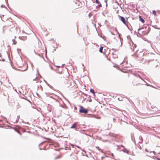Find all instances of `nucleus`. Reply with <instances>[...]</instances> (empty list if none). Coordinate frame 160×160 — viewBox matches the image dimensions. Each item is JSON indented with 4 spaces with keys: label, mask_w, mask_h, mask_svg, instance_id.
<instances>
[{
    "label": "nucleus",
    "mask_w": 160,
    "mask_h": 160,
    "mask_svg": "<svg viewBox=\"0 0 160 160\" xmlns=\"http://www.w3.org/2000/svg\"><path fill=\"white\" fill-rule=\"evenodd\" d=\"M80 108L79 109V112L80 113H82L84 114L87 113L88 112V109L87 108H85L82 106H79Z\"/></svg>",
    "instance_id": "f257e3e1"
},
{
    "label": "nucleus",
    "mask_w": 160,
    "mask_h": 160,
    "mask_svg": "<svg viewBox=\"0 0 160 160\" xmlns=\"http://www.w3.org/2000/svg\"><path fill=\"white\" fill-rule=\"evenodd\" d=\"M144 27L145 28V33H144V34L147 35L149 33L150 31V27L149 26L147 25L146 26H144Z\"/></svg>",
    "instance_id": "f03ea898"
},
{
    "label": "nucleus",
    "mask_w": 160,
    "mask_h": 160,
    "mask_svg": "<svg viewBox=\"0 0 160 160\" xmlns=\"http://www.w3.org/2000/svg\"><path fill=\"white\" fill-rule=\"evenodd\" d=\"M119 19L124 24H125L126 22H128V20H126L125 18L123 16H120Z\"/></svg>",
    "instance_id": "7ed1b4c3"
},
{
    "label": "nucleus",
    "mask_w": 160,
    "mask_h": 160,
    "mask_svg": "<svg viewBox=\"0 0 160 160\" xmlns=\"http://www.w3.org/2000/svg\"><path fill=\"white\" fill-rule=\"evenodd\" d=\"M144 81V83H142V84H145V83H146V85H147L148 86H151V87H152L153 88H155L152 85H150L149 84L147 83H146V82L145 81ZM140 84H141V83H137V84H136L135 86H138V85H140Z\"/></svg>",
    "instance_id": "20e7f679"
},
{
    "label": "nucleus",
    "mask_w": 160,
    "mask_h": 160,
    "mask_svg": "<svg viewBox=\"0 0 160 160\" xmlns=\"http://www.w3.org/2000/svg\"><path fill=\"white\" fill-rule=\"evenodd\" d=\"M148 128L150 129L153 130L154 131L156 132V130L158 129L156 127H148Z\"/></svg>",
    "instance_id": "39448f33"
},
{
    "label": "nucleus",
    "mask_w": 160,
    "mask_h": 160,
    "mask_svg": "<svg viewBox=\"0 0 160 160\" xmlns=\"http://www.w3.org/2000/svg\"><path fill=\"white\" fill-rule=\"evenodd\" d=\"M132 46L131 48L132 49L133 51L134 52L135 51V49L137 47V45L136 44H134L133 42H132Z\"/></svg>",
    "instance_id": "423d86ee"
},
{
    "label": "nucleus",
    "mask_w": 160,
    "mask_h": 160,
    "mask_svg": "<svg viewBox=\"0 0 160 160\" xmlns=\"http://www.w3.org/2000/svg\"><path fill=\"white\" fill-rule=\"evenodd\" d=\"M139 21H141L142 23H143L145 22L144 19L142 18L141 16L139 15Z\"/></svg>",
    "instance_id": "0eeeda50"
},
{
    "label": "nucleus",
    "mask_w": 160,
    "mask_h": 160,
    "mask_svg": "<svg viewBox=\"0 0 160 160\" xmlns=\"http://www.w3.org/2000/svg\"><path fill=\"white\" fill-rule=\"evenodd\" d=\"M121 151H123V152L126 153L128 154H129V151L127 149V148H125L124 147L123 149H122Z\"/></svg>",
    "instance_id": "6e6552de"
},
{
    "label": "nucleus",
    "mask_w": 160,
    "mask_h": 160,
    "mask_svg": "<svg viewBox=\"0 0 160 160\" xmlns=\"http://www.w3.org/2000/svg\"><path fill=\"white\" fill-rule=\"evenodd\" d=\"M18 38L21 40L24 41V40H26L27 39V37H24V36H22V37L19 36L18 37Z\"/></svg>",
    "instance_id": "1a4fd4ad"
},
{
    "label": "nucleus",
    "mask_w": 160,
    "mask_h": 160,
    "mask_svg": "<svg viewBox=\"0 0 160 160\" xmlns=\"http://www.w3.org/2000/svg\"><path fill=\"white\" fill-rule=\"evenodd\" d=\"M133 75H134L136 77H138V78H140L142 80H143V79L137 73H134L133 74Z\"/></svg>",
    "instance_id": "9d476101"
},
{
    "label": "nucleus",
    "mask_w": 160,
    "mask_h": 160,
    "mask_svg": "<svg viewBox=\"0 0 160 160\" xmlns=\"http://www.w3.org/2000/svg\"><path fill=\"white\" fill-rule=\"evenodd\" d=\"M90 91L92 93L94 96H95V92L93 89L91 88L90 90Z\"/></svg>",
    "instance_id": "9b49d317"
},
{
    "label": "nucleus",
    "mask_w": 160,
    "mask_h": 160,
    "mask_svg": "<svg viewBox=\"0 0 160 160\" xmlns=\"http://www.w3.org/2000/svg\"><path fill=\"white\" fill-rule=\"evenodd\" d=\"M98 4L95 7L96 9H99V8L101 7L102 6V4L101 3Z\"/></svg>",
    "instance_id": "f8f14e48"
},
{
    "label": "nucleus",
    "mask_w": 160,
    "mask_h": 160,
    "mask_svg": "<svg viewBox=\"0 0 160 160\" xmlns=\"http://www.w3.org/2000/svg\"><path fill=\"white\" fill-rule=\"evenodd\" d=\"M44 81L46 82V83L48 86H49L52 89L53 87L52 86L50 85L45 80H44Z\"/></svg>",
    "instance_id": "ddd939ff"
},
{
    "label": "nucleus",
    "mask_w": 160,
    "mask_h": 160,
    "mask_svg": "<svg viewBox=\"0 0 160 160\" xmlns=\"http://www.w3.org/2000/svg\"><path fill=\"white\" fill-rule=\"evenodd\" d=\"M102 50H103V48L102 47H101L99 48V52L100 53H102L103 52Z\"/></svg>",
    "instance_id": "4468645a"
},
{
    "label": "nucleus",
    "mask_w": 160,
    "mask_h": 160,
    "mask_svg": "<svg viewBox=\"0 0 160 160\" xmlns=\"http://www.w3.org/2000/svg\"><path fill=\"white\" fill-rule=\"evenodd\" d=\"M131 56H135L137 58L138 57V55L136 54L135 53H134Z\"/></svg>",
    "instance_id": "2eb2a0df"
},
{
    "label": "nucleus",
    "mask_w": 160,
    "mask_h": 160,
    "mask_svg": "<svg viewBox=\"0 0 160 160\" xmlns=\"http://www.w3.org/2000/svg\"><path fill=\"white\" fill-rule=\"evenodd\" d=\"M152 13L155 16H157V12L156 11L154 10L152 11Z\"/></svg>",
    "instance_id": "dca6fc26"
},
{
    "label": "nucleus",
    "mask_w": 160,
    "mask_h": 160,
    "mask_svg": "<svg viewBox=\"0 0 160 160\" xmlns=\"http://www.w3.org/2000/svg\"><path fill=\"white\" fill-rule=\"evenodd\" d=\"M28 66L27 65L26 68L24 70H21V69H18V70L19 71H25L26 70L28 69Z\"/></svg>",
    "instance_id": "f3484780"
},
{
    "label": "nucleus",
    "mask_w": 160,
    "mask_h": 160,
    "mask_svg": "<svg viewBox=\"0 0 160 160\" xmlns=\"http://www.w3.org/2000/svg\"><path fill=\"white\" fill-rule=\"evenodd\" d=\"M153 159H157V160H160V158H157V157H156L155 156H153Z\"/></svg>",
    "instance_id": "a211bd4d"
},
{
    "label": "nucleus",
    "mask_w": 160,
    "mask_h": 160,
    "mask_svg": "<svg viewBox=\"0 0 160 160\" xmlns=\"http://www.w3.org/2000/svg\"><path fill=\"white\" fill-rule=\"evenodd\" d=\"M1 8H5L7 9H8L7 8V7H5V6H4L2 4V5L1 6Z\"/></svg>",
    "instance_id": "6ab92c4d"
},
{
    "label": "nucleus",
    "mask_w": 160,
    "mask_h": 160,
    "mask_svg": "<svg viewBox=\"0 0 160 160\" xmlns=\"http://www.w3.org/2000/svg\"><path fill=\"white\" fill-rule=\"evenodd\" d=\"M95 2L97 4L101 3L98 0H95Z\"/></svg>",
    "instance_id": "aec40b11"
},
{
    "label": "nucleus",
    "mask_w": 160,
    "mask_h": 160,
    "mask_svg": "<svg viewBox=\"0 0 160 160\" xmlns=\"http://www.w3.org/2000/svg\"><path fill=\"white\" fill-rule=\"evenodd\" d=\"M128 100L129 101V102H130V103H133V102L132 101V100H131V99H130L129 98H128Z\"/></svg>",
    "instance_id": "412c9836"
},
{
    "label": "nucleus",
    "mask_w": 160,
    "mask_h": 160,
    "mask_svg": "<svg viewBox=\"0 0 160 160\" xmlns=\"http://www.w3.org/2000/svg\"><path fill=\"white\" fill-rule=\"evenodd\" d=\"M22 98H23L26 100H27V101H28V102H29L31 103V102L29 101V100H28V99H27V98H25L24 97H23Z\"/></svg>",
    "instance_id": "4be33fe9"
},
{
    "label": "nucleus",
    "mask_w": 160,
    "mask_h": 160,
    "mask_svg": "<svg viewBox=\"0 0 160 160\" xmlns=\"http://www.w3.org/2000/svg\"><path fill=\"white\" fill-rule=\"evenodd\" d=\"M144 29V27H142V28H139L138 29V31H139L141 30Z\"/></svg>",
    "instance_id": "5701e85b"
},
{
    "label": "nucleus",
    "mask_w": 160,
    "mask_h": 160,
    "mask_svg": "<svg viewBox=\"0 0 160 160\" xmlns=\"http://www.w3.org/2000/svg\"><path fill=\"white\" fill-rule=\"evenodd\" d=\"M15 131L16 132H17L18 133H19L20 135H21V133L20 132V131H18L17 130H15Z\"/></svg>",
    "instance_id": "b1692460"
},
{
    "label": "nucleus",
    "mask_w": 160,
    "mask_h": 160,
    "mask_svg": "<svg viewBox=\"0 0 160 160\" xmlns=\"http://www.w3.org/2000/svg\"><path fill=\"white\" fill-rule=\"evenodd\" d=\"M62 68H61V70L59 71L58 72V73L59 74H61L62 73Z\"/></svg>",
    "instance_id": "393cba45"
},
{
    "label": "nucleus",
    "mask_w": 160,
    "mask_h": 160,
    "mask_svg": "<svg viewBox=\"0 0 160 160\" xmlns=\"http://www.w3.org/2000/svg\"><path fill=\"white\" fill-rule=\"evenodd\" d=\"M60 158V156L58 155L57 156V157H56L55 158V159H58V158Z\"/></svg>",
    "instance_id": "a878e982"
},
{
    "label": "nucleus",
    "mask_w": 160,
    "mask_h": 160,
    "mask_svg": "<svg viewBox=\"0 0 160 160\" xmlns=\"http://www.w3.org/2000/svg\"><path fill=\"white\" fill-rule=\"evenodd\" d=\"M102 38L104 41H106V37L105 36H102Z\"/></svg>",
    "instance_id": "bb28decb"
},
{
    "label": "nucleus",
    "mask_w": 160,
    "mask_h": 160,
    "mask_svg": "<svg viewBox=\"0 0 160 160\" xmlns=\"http://www.w3.org/2000/svg\"><path fill=\"white\" fill-rule=\"evenodd\" d=\"M45 142H46V141H44L43 142H41L39 144L38 146H40V145L42 144Z\"/></svg>",
    "instance_id": "cd10ccee"
},
{
    "label": "nucleus",
    "mask_w": 160,
    "mask_h": 160,
    "mask_svg": "<svg viewBox=\"0 0 160 160\" xmlns=\"http://www.w3.org/2000/svg\"><path fill=\"white\" fill-rule=\"evenodd\" d=\"M116 31H117V33L118 34V35L119 37V38H120V41H121V39H120V34L118 32V31L117 30H116Z\"/></svg>",
    "instance_id": "c85d7f7f"
},
{
    "label": "nucleus",
    "mask_w": 160,
    "mask_h": 160,
    "mask_svg": "<svg viewBox=\"0 0 160 160\" xmlns=\"http://www.w3.org/2000/svg\"><path fill=\"white\" fill-rule=\"evenodd\" d=\"M116 31H117V33L118 34V35L119 37V38H120V41H121V39H120V34L118 32V31L117 30H116Z\"/></svg>",
    "instance_id": "c756f323"
},
{
    "label": "nucleus",
    "mask_w": 160,
    "mask_h": 160,
    "mask_svg": "<svg viewBox=\"0 0 160 160\" xmlns=\"http://www.w3.org/2000/svg\"><path fill=\"white\" fill-rule=\"evenodd\" d=\"M17 41H13V42L12 43V44L14 45H16L17 44Z\"/></svg>",
    "instance_id": "7c9ffc66"
},
{
    "label": "nucleus",
    "mask_w": 160,
    "mask_h": 160,
    "mask_svg": "<svg viewBox=\"0 0 160 160\" xmlns=\"http://www.w3.org/2000/svg\"><path fill=\"white\" fill-rule=\"evenodd\" d=\"M138 51V49H135V51L134 52V53H135L136 54L137 53Z\"/></svg>",
    "instance_id": "2f4dec72"
},
{
    "label": "nucleus",
    "mask_w": 160,
    "mask_h": 160,
    "mask_svg": "<svg viewBox=\"0 0 160 160\" xmlns=\"http://www.w3.org/2000/svg\"><path fill=\"white\" fill-rule=\"evenodd\" d=\"M64 148H61V149H66V148H68V146H64Z\"/></svg>",
    "instance_id": "473e14b6"
},
{
    "label": "nucleus",
    "mask_w": 160,
    "mask_h": 160,
    "mask_svg": "<svg viewBox=\"0 0 160 160\" xmlns=\"http://www.w3.org/2000/svg\"><path fill=\"white\" fill-rule=\"evenodd\" d=\"M19 118H20V116L19 115L17 116V119L16 120V122L17 121H18V120H17V119H18Z\"/></svg>",
    "instance_id": "72a5a7b5"
},
{
    "label": "nucleus",
    "mask_w": 160,
    "mask_h": 160,
    "mask_svg": "<svg viewBox=\"0 0 160 160\" xmlns=\"http://www.w3.org/2000/svg\"><path fill=\"white\" fill-rule=\"evenodd\" d=\"M112 120L114 122H116V119L115 118H113Z\"/></svg>",
    "instance_id": "f704fd0d"
},
{
    "label": "nucleus",
    "mask_w": 160,
    "mask_h": 160,
    "mask_svg": "<svg viewBox=\"0 0 160 160\" xmlns=\"http://www.w3.org/2000/svg\"><path fill=\"white\" fill-rule=\"evenodd\" d=\"M74 128L75 130L77 131V130H78L77 129L78 128V127L77 126H75L74 128Z\"/></svg>",
    "instance_id": "c9c22d12"
},
{
    "label": "nucleus",
    "mask_w": 160,
    "mask_h": 160,
    "mask_svg": "<svg viewBox=\"0 0 160 160\" xmlns=\"http://www.w3.org/2000/svg\"><path fill=\"white\" fill-rule=\"evenodd\" d=\"M142 32L143 33V34H144V33H145V28H144V29H142Z\"/></svg>",
    "instance_id": "e433bc0d"
},
{
    "label": "nucleus",
    "mask_w": 160,
    "mask_h": 160,
    "mask_svg": "<svg viewBox=\"0 0 160 160\" xmlns=\"http://www.w3.org/2000/svg\"><path fill=\"white\" fill-rule=\"evenodd\" d=\"M9 127L10 128H11L14 129L15 131V130H16L15 128L12 127L11 126H9Z\"/></svg>",
    "instance_id": "4c0bfd02"
},
{
    "label": "nucleus",
    "mask_w": 160,
    "mask_h": 160,
    "mask_svg": "<svg viewBox=\"0 0 160 160\" xmlns=\"http://www.w3.org/2000/svg\"><path fill=\"white\" fill-rule=\"evenodd\" d=\"M9 127L10 128H11L14 129L15 131V130H16L15 128L12 127L11 126H9Z\"/></svg>",
    "instance_id": "58836bf2"
},
{
    "label": "nucleus",
    "mask_w": 160,
    "mask_h": 160,
    "mask_svg": "<svg viewBox=\"0 0 160 160\" xmlns=\"http://www.w3.org/2000/svg\"><path fill=\"white\" fill-rule=\"evenodd\" d=\"M104 2H105L106 3V7H107V0H104Z\"/></svg>",
    "instance_id": "ea45409f"
},
{
    "label": "nucleus",
    "mask_w": 160,
    "mask_h": 160,
    "mask_svg": "<svg viewBox=\"0 0 160 160\" xmlns=\"http://www.w3.org/2000/svg\"><path fill=\"white\" fill-rule=\"evenodd\" d=\"M37 55H38L40 57H42V58H43V56H41V55L40 54H37Z\"/></svg>",
    "instance_id": "a19ab883"
},
{
    "label": "nucleus",
    "mask_w": 160,
    "mask_h": 160,
    "mask_svg": "<svg viewBox=\"0 0 160 160\" xmlns=\"http://www.w3.org/2000/svg\"><path fill=\"white\" fill-rule=\"evenodd\" d=\"M75 127V126H74L73 125H72V126H71V128H74V127Z\"/></svg>",
    "instance_id": "79ce46f5"
},
{
    "label": "nucleus",
    "mask_w": 160,
    "mask_h": 160,
    "mask_svg": "<svg viewBox=\"0 0 160 160\" xmlns=\"http://www.w3.org/2000/svg\"><path fill=\"white\" fill-rule=\"evenodd\" d=\"M80 132H81V133H83L84 132V130H81V131Z\"/></svg>",
    "instance_id": "37998d69"
},
{
    "label": "nucleus",
    "mask_w": 160,
    "mask_h": 160,
    "mask_svg": "<svg viewBox=\"0 0 160 160\" xmlns=\"http://www.w3.org/2000/svg\"><path fill=\"white\" fill-rule=\"evenodd\" d=\"M72 125H73L74 126H76V122H74V123H73L72 124Z\"/></svg>",
    "instance_id": "c03bdc74"
},
{
    "label": "nucleus",
    "mask_w": 160,
    "mask_h": 160,
    "mask_svg": "<svg viewBox=\"0 0 160 160\" xmlns=\"http://www.w3.org/2000/svg\"><path fill=\"white\" fill-rule=\"evenodd\" d=\"M70 145L72 146V148H74V146H75V145H73L72 144H71Z\"/></svg>",
    "instance_id": "a18cd8bd"
},
{
    "label": "nucleus",
    "mask_w": 160,
    "mask_h": 160,
    "mask_svg": "<svg viewBox=\"0 0 160 160\" xmlns=\"http://www.w3.org/2000/svg\"><path fill=\"white\" fill-rule=\"evenodd\" d=\"M126 22V24H125V25L127 27H128V24H127V22Z\"/></svg>",
    "instance_id": "49530a36"
},
{
    "label": "nucleus",
    "mask_w": 160,
    "mask_h": 160,
    "mask_svg": "<svg viewBox=\"0 0 160 160\" xmlns=\"http://www.w3.org/2000/svg\"><path fill=\"white\" fill-rule=\"evenodd\" d=\"M75 146H76V147H77L78 148L81 149V148H80V147L79 146H77L76 145H75Z\"/></svg>",
    "instance_id": "de8ad7c7"
},
{
    "label": "nucleus",
    "mask_w": 160,
    "mask_h": 160,
    "mask_svg": "<svg viewBox=\"0 0 160 160\" xmlns=\"http://www.w3.org/2000/svg\"><path fill=\"white\" fill-rule=\"evenodd\" d=\"M17 51H18V53L19 54V52L18 51L19 50L20 51H21V49L17 48Z\"/></svg>",
    "instance_id": "09e8293b"
},
{
    "label": "nucleus",
    "mask_w": 160,
    "mask_h": 160,
    "mask_svg": "<svg viewBox=\"0 0 160 160\" xmlns=\"http://www.w3.org/2000/svg\"><path fill=\"white\" fill-rule=\"evenodd\" d=\"M4 119H5V121L6 122H8V121L7 120V119L5 117H4Z\"/></svg>",
    "instance_id": "8fccbe9b"
},
{
    "label": "nucleus",
    "mask_w": 160,
    "mask_h": 160,
    "mask_svg": "<svg viewBox=\"0 0 160 160\" xmlns=\"http://www.w3.org/2000/svg\"><path fill=\"white\" fill-rule=\"evenodd\" d=\"M111 50H115V51H114V52H115L116 51V49H114V48H112V49H111Z\"/></svg>",
    "instance_id": "3c124183"
},
{
    "label": "nucleus",
    "mask_w": 160,
    "mask_h": 160,
    "mask_svg": "<svg viewBox=\"0 0 160 160\" xmlns=\"http://www.w3.org/2000/svg\"><path fill=\"white\" fill-rule=\"evenodd\" d=\"M45 149L44 148H39V150H45Z\"/></svg>",
    "instance_id": "603ef678"
},
{
    "label": "nucleus",
    "mask_w": 160,
    "mask_h": 160,
    "mask_svg": "<svg viewBox=\"0 0 160 160\" xmlns=\"http://www.w3.org/2000/svg\"><path fill=\"white\" fill-rule=\"evenodd\" d=\"M36 94H37V96L38 97H39V95L37 92H36Z\"/></svg>",
    "instance_id": "864d4df0"
},
{
    "label": "nucleus",
    "mask_w": 160,
    "mask_h": 160,
    "mask_svg": "<svg viewBox=\"0 0 160 160\" xmlns=\"http://www.w3.org/2000/svg\"><path fill=\"white\" fill-rule=\"evenodd\" d=\"M44 138H45V139H47L51 140V139H50V138H45V137H44Z\"/></svg>",
    "instance_id": "5fc2aeb1"
},
{
    "label": "nucleus",
    "mask_w": 160,
    "mask_h": 160,
    "mask_svg": "<svg viewBox=\"0 0 160 160\" xmlns=\"http://www.w3.org/2000/svg\"><path fill=\"white\" fill-rule=\"evenodd\" d=\"M98 150H101V149L99 147H96Z\"/></svg>",
    "instance_id": "6e6d98bb"
},
{
    "label": "nucleus",
    "mask_w": 160,
    "mask_h": 160,
    "mask_svg": "<svg viewBox=\"0 0 160 160\" xmlns=\"http://www.w3.org/2000/svg\"><path fill=\"white\" fill-rule=\"evenodd\" d=\"M55 67H58V68H60L61 67L60 66H55Z\"/></svg>",
    "instance_id": "4d7b16f0"
},
{
    "label": "nucleus",
    "mask_w": 160,
    "mask_h": 160,
    "mask_svg": "<svg viewBox=\"0 0 160 160\" xmlns=\"http://www.w3.org/2000/svg\"><path fill=\"white\" fill-rule=\"evenodd\" d=\"M68 149L69 150H71V148L70 146L68 147Z\"/></svg>",
    "instance_id": "13d9d810"
},
{
    "label": "nucleus",
    "mask_w": 160,
    "mask_h": 160,
    "mask_svg": "<svg viewBox=\"0 0 160 160\" xmlns=\"http://www.w3.org/2000/svg\"><path fill=\"white\" fill-rule=\"evenodd\" d=\"M104 157H102L101 158V159H102V160H103V158H104Z\"/></svg>",
    "instance_id": "bf43d9fd"
},
{
    "label": "nucleus",
    "mask_w": 160,
    "mask_h": 160,
    "mask_svg": "<svg viewBox=\"0 0 160 160\" xmlns=\"http://www.w3.org/2000/svg\"><path fill=\"white\" fill-rule=\"evenodd\" d=\"M27 132L28 133H31V132L30 131H28Z\"/></svg>",
    "instance_id": "052dcab7"
},
{
    "label": "nucleus",
    "mask_w": 160,
    "mask_h": 160,
    "mask_svg": "<svg viewBox=\"0 0 160 160\" xmlns=\"http://www.w3.org/2000/svg\"><path fill=\"white\" fill-rule=\"evenodd\" d=\"M140 53H141V56H142L144 54V53H143L142 52H141Z\"/></svg>",
    "instance_id": "680f3d73"
},
{
    "label": "nucleus",
    "mask_w": 160,
    "mask_h": 160,
    "mask_svg": "<svg viewBox=\"0 0 160 160\" xmlns=\"http://www.w3.org/2000/svg\"><path fill=\"white\" fill-rule=\"evenodd\" d=\"M2 61H3V62H4L5 61V59H2Z\"/></svg>",
    "instance_id": "e2e57ef3"
},
{
    "label": "nucleus",
    "mask_w": 160,
    "mask_h": 160,
    "mask_svg": "<svg viewBox=\"0 0 160 160\" xmlns=\"http://www.w3.org/2000/svg\"><path fill=\"white\" fill-rule=\"evenodd\" d=\"M158 13L160 14V10L158 11Z\"/></svg>",
    "instance_id": "0e129e2a"
},
{
    "label": "nucleus",
    "mask_w": 160,
    "mask_h": 160,
    "mask_svg": "<svg viewBox=\"0 0 160 160\" xmlns=\"http://www.w3.org/2000/svg\"><path fill=\"white\" fill-rule=\"evenodd\" d=\"M49 97L51 98H53V97L52 96H50Z\"/></svg>",
    "instance_id": "69168bd1"
},
{
    "label": "nucleus",
    "mask_w": 160,
    "mask_h": 160,
    "mask_svg": "<svg viewBox=\"0 0 160 160\" xmlns=\"http://www.w3.org/2000/svg\"><path fill=\"white\" fill-rule=\"evenodd\" d=\"M45 94H46V96H48H48H49L48 95V94L47 93H45Z\"/></svg>",
    "instance_id": "338daca9"
},
{
    "label": "nucleus",
    "mask_w": 160,
    "mask_h": 160,
    "mask_svg": "<svg viewBox=\"0 0 160 160\" xmlns=\"http://www.w3.org/2000/svg\"><path fill=\"white\" fill-rule=\"evenodd\" d=\"M111 156H112V157H114V155H113V153H112V154H111Z\"/></svg>",
    "instance_id": "774afa93"
}]
</instances>
